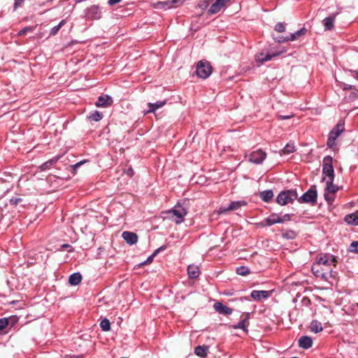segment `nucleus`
Here are the masks:
<instances>
[{"mask_svg": "<svg viewBox=\"0 0 358 358\" xmlns=\"http://www.w3.org/2000/svg\"><path fill=\"white\" fill-rule=\"evenodd\" d=\"M297 197L298 194L296 190L289 189L282 191L278 195L276 202L280 206H285L292 203L295 199H297Z\"/></svg>", "mask_w": 358, "mask_h": 358, "instance_id": "1", "label": "nucleus"}, {"mask_svg": "<svg viewBox=\"0 0 358 358\" xmlns=\"http://www.w3.org/2000/svg\"><path fill=\"white\" fill-rule=\"evenodd\" d=\"M168 217L176 224H180L184 221L185 216L187 215V210L180 206H176L173 209L169 210L167 213Z\"/></svg>", "mask_w": 358, "mask_h": 358, "instance_id": "2", "label": "nucleus"}, {"mask_svg": "<svg viewBox=\"0 0 358 358\" xmlns=\"http://www.w3.org/2000/svg\"><path fill=\"white\" fill-rule=\"evenodd\" d=\"M311 270L316 277L323 280H327L329 277L331 276L332 269L331 268H326L315 262L313 264Z\"/></svg>", "mask_w": 358, "mask_h": 358, "instance_id": "3", "label": "nucleus"}, {"mask_svg": "<svg viewBox=\"0 0 358 358\" xmlns=\"http://www.w3.org/2000/svg\"><path fill=\"white\" fill-rule=\"evenodd\" d=\"M212 73V67L209 62L200 61L196 65V73L201 78H207Z\"/></svg>", "mask_w": 358, "mask_h": 358, "instance_id": "4", "label": "nucleus"}, {"mask_svg": "<svg viewBox=\"0 0 358 358\" xmlns=\"http://www.w3.org/2000/svg\"><path fill=\"white\" fill-rule=\"evenodd\" d=\"M337 262L335 256L331 254H321L316 257L315 263L326 268H330L331 265L336 266Z\"/></svg>", "mask_w": 358, "mask_h": 358, "instance_id": "5", "label": "nucleus"}, {"mask_svg": "<svg viewBox=\"0 0 358 358\" xmlns=\"http://www.w3.org/2000/svg\"><path fill=\"white\" fill-rule=\"evenodd\" d=\"M332 157L326 156L323 159L322 173L328 177V180L334 179V170L332 166Z\"/></svg>", "mask_w": 358, "mask_h": 358, "instance_id": "6", "label": "nucleus"}, {"mask_svg": "<svg viewBox=\"0 0 358 358\" xmlns=\"http://www.w3.org/2000/svg\"><path fill=\"white\" fill-rule=\"evenodd\" d=\"M317 191L315 187H312L306 192H305L299 198L297 197V200L300 203H315L317 201Z\"/></svg>", "mask_w": 358, "mask_h": 358, "instance_id": "7", "label": "nucleus"}, {"mask_svg": "<svg viewBox=\"0 0 358 358\" xmlns=\"http://www.w3.org/2000/svg\"><path fill=\"white\" fill-rule=\"evenodd\" d=\"M181 3V0H167L165 1H157L152 3L151 6L157 9H167L172 8L174 5H179Z\"/></svg>", "mask_w": 358, "mask_h": 358, "instance_id": "8", "label": "nucleus"}, {"mask_svg": "<svg viewBox=\"0 0 358 358\" xmlns=\"http://www.w3.org/2000/svg\"><path fill=\"white\" fill-rule=\"evenodd\" d=\"M266 157V154L262 150H257L251 152L249 155V161L259 164H262Z\"/></svg>", "mask_w": 358, "mask_h": 358, "instance_id": "9", "label": "nucleus"}, {"mask_svg": "<svg viewBox=\"0 0 358 358\" xmlns=\"http://www.w3.org/2000/svg\"><path fill=\"white\" fill-rule=\"evenodd\" d=\"M86 15L91 20H99L101 17V11L98 6L93 5L88 8Z\"/></svg>", "mask_w": 358, "mask_h": 358, "instance_id": "10", "label": "nucleus"}, {"mask_svg": "<svg viewBox=\"0 0 358 358\" xmlns=\"http://www.w3.org/2000/svg\"><path fill=\"white\" fill-rule=\"evenodd\" d=\"M278 223H282V220H280V215L276 214V213H272L270 216H268L267 218L264 219L260 224L262 227L266 226H271L275 224Z\"/></svg>", "mask_w": 358, "mask_h": 358, "instance_id": "11", "label": "nucleus"}, {"mask_svg": "<svg viewBox=\"0 0 358 358\" xmlns=\"http://www.w3.org/2000/svg\"><path fill=\"white\" fill-rule=\"evenodd\" d=\"M230 0H216L215 2L213 3L209 8L208 13L210 15L217 13Z\"/></svg>", "mask_w": 358, "mask_h": 358, "instance_id": "12", "label": "nucleus"}, {"mask_svg": "<svg viewBox=\"0 0 358 358\" xmlns=\"http://www.w3.org/2000/svg\"><path fill=\"white\" fill-rule=\"evenodd\" d=\"M113 103L112 97L108 95L99 96L95 105L96 107L106 108Z\"/></svg>", "mask_w": 358, "mask_h": 358, "instance_id": "13", "label": "nucleus"}, {"mask_svg": "<svg viewBox=\"0 0 358 358\" xmlns=\"http://www.w3.org/2000/svg\"><path fill=\"white\" fill-rule=\"evenodd\" d=\"M214 309L220 314L229 315L232 313V309L221 302H216L213 305Z\"/></svg>", "mask_w": 358, "mask_h": 358, "instance_id": "14", "label": "nucleus"}, {"mask_svg": "<svg viewBox=\"0 0 358 358\" xmlns=\"http://www.w3.org/2000/svg\"><path fill=\"white\" fill-rule=\"evenodd\" d=\"M280 52H275L272 54H266L264 55L263 52L259 53L256 55V61L258 63L263 64L265 62L271 60L273 57L278 56Z\"/></svg>", "mask_w": 358, "mask_h": 358, "instance_id": "15", "label": "nucleus"}, {"mask_svg": "<svg viewBox=\"0 0 358 358\" xmlns=\"http://www.w3.org/2000/svg\"><path fill=\"white\" fill-rule=\"evenodd\" d=\"M270 292L265 290H253L250 296L256 301H259L262 299H267L269 296Z\"/></svg>", "mask_w": 358, "mask_h": 358, "instance_id": "16", "label": "nucleus"}, {"mask_svg": "<svg viewBox=\"0 0 358 358\" xmlns=\"http://www.w3.org/2000/svg\"><path fill=\"white\" fill-rule=\"evenodd\" d=\"M313 345V340L310 336H303L299 339V346L303 349H308Z\"/></svg>", "mask_w": 358, "mask_h": 358, "instance_id": "17", "label": "nucleus"}, {"mask_svg": "<svg viewBox=\"0 0 358 358\" xmlns=\"http://www.w3.org/2000/svg\"><path fill=\"white\" fill-rule=\"evenodd\" d=\"M122 238L130 245L136 243L138 241V236L135 233L130 231H124L122 233Z\"/></svg>", "mask_w": 358, "mask_h": 358, "instance_id": "18", "label": "nucleus"}, {"mask_svg": "<svg viewBox=\"0 0 358 358\" xmlns=\"http://www.w3.org/2000/svg\"><path fill=\"white\" fill-rule=\"evenodd\" d=\"M209 351V347L208 345H199L195 348L194 353L196 355L200 357H205L207 356Z\"/></svg>", "mask_w": 358, "mask_h": 358, "instance_id": "19", "label": "nucleus"}, {"mask_svg": "<svg viewBox=\"0 0 358 358\" xmlns=\"http://www.w3.org/2000/svg\"><path fill=\"white\" fill-rule=\"evenodd\" d=\"M335 15L324 18L322 21L325 30H331L334 27Z\"/></svg>", "mask_w": 358, "mask_h": 358, "instance_id": "20", "label": "nucleus"}, {"mask_svg": "<svg viewBox=\"0 0 358 358\" xmlns=\"http://www.w3.org/2000/svg\"><path fill=\"white\" fill-rule=\"evenodd\" d=\"M187 273L189 278H196L200 274L199 268L196 265H189L187 267Z\"/></svg>", "mask_w": 358, "mask_h": 358, "instance_id": "21", "label": "nucleus"}, {"mask_svg": "<svg viewBox=\"0 0 358 358\" xmlns=\"http://www.w3.org/2000/svg\"><path fill=\"white\" fill-rule=\"evenodd\" d=\"M344 220L349 224L358 226V211L355 213L347 215Z\"/></svg>", "mask_w": 358, "mask_h": 358, "instance_id": "22", "label": "nucleus"}, {"mask_svg": "<svg viewBox=\"0 0 358 358\" xmlns=\"http://www.w3.org/2000/svg\"><path fill=\"white\" fill-rule=\"evenodd\" d=\"M165 103H166V101H159L155 103H149L148 104V110L147 111V113H154L157 109L164 106L165 105Z\"/></svg>", "mask_w": 358, "mask_h": 358, "instance_id": "23", "label": "nucleus"}, {"mask_svg": "<svg viewBox=\"0 0 358 358\" xmlns=\"http://www.w3.org/2000/svg\"><path fill=\"white\" fill-rule=\"evenodd\" d=\"M82 280V275L80 273H74L69 276V282L71 285H78Z\"/></svg>", "mask_w": 358, "mask_h": 358, "instance_id": "24", "label": "nucleus"}, {"mask_svg": "<svg viewBox=\"0 0 358 358\" xmlns=\"http://www.w3.org/2000/svg\"><path fill=\"white\" fill-rule=\"evenodd\" d=\"M344 129V125L342 124H338L330 132L332 138H336Z\"/></svg>", "mask_w": 358, "mask_h": 358, "instance_id": "25", "label": "nucleus"}, {"mask_svg": "<svg viewBox=\"0 0 358 358\" xmlns=\"http://www.w3.org/2000/svg\"><path fill=\"white\" fill-rule=\"evenodd\" d=\"M296 151L295 146L293 143H287L285 148L280 151V155H289Z\"/></svg>", "mask_w": 358, "mask_h": 358, "instance_id": "26", "label": "nucleus"}, {"mask_svg": "<svg viewBox=\"0 0 358 358\" xmlns=\"http://www.w3.org/2000/svg\"><path fill=\"white\" fill-rule=\"evenodd\" d=\"M334 180H327L326 192L330 194H334L338 190V187L334 185Z\"/></svg>", "mask_w": 358, "mask_h": 358, "instance_id": "27", "label": "nucleus"}, {"mask_svg": "<svg viewBox=\"0 0 358 358\" xmlns=\"http://www.w3.org/2000/svg\"><path fill=\"white\" fill-rule=\"evenodd\" d=\"M310 331L314 333H319L322 331L323 328L321 322L317 320H313L310 326Z\"/></svg>", "mask_w": 358, "mask_h": 358, "instance_id": "28", "label": "nucleus"}, {"mask_svg": "<svg viewBox=\"0 0 358 358\" xmlns=\"http://www.w3.org/2000/svg\"><path fill=\"white\" fill-rule=\"evenodd\" d=\"M306 32L307 30L306 28H301L300 30H298L297 31L291 34L288 37L290 41H293L296 40L301 36L305 35Z\"/></svg>", "mask_w": 358, "mask_h": 358, "instance_id": "29", "label": "nucleus"}, {"mask_svg": "<svg viewBox=\"0 0 358 358\" xmlns=\"http://www.w3.org/2000/svg\"><path fill=\"white\" fill-rule=\"evenodd\" d=\"M260 198L265 202H268L273 196L272 190H265L260 193Z\"/></svg>", "mask_w": 358, "mask_h": 358, "instance_id": "30", "label": "nucleus"}, {"mask_svg": "<svg viewBox=\"0 0 358 358\" xmlns=\"http://www.w3.org/2000/svg\"><path fill=\"white\" fill-rule=\"evenodd\" d=\"M58 157H54L52 159H50V160L44 162L43 164L41 165L40 169L41 171H45L48 169L51 166L54 165L57 163L58 161Z\"/></svg>", "mask_w": 358, "mask_h": 358, "instance_id": "31", "label": "nucleus"}, {"mask_svg": "<svg viewBox=\"0 0 358 358\" xmlns=\"http://www.w3.org/2000/svg\"><path fill=\"white\" fill-rule=\"evenodd\" d=\"M91 121L98 122L103 118V114L98 110L93 111L88 116Z\"/></svg>", "mask_w": 358, "mask_h": 358, "instance_id": "32", "label": "nucleus"}, {"mask_svg": "<svg viewBox=\"0 0 358 358\" xmlns=\"http://www.w3.org/2000/svg\"><path fill=\"white\" fill-rule=\"evenodd\" d=\"M246 205V203L243 201H232L231 203L228 206V209H231V210H237L240 207Z\"/></svg>", "mask_w": 358, "mask_h": 358, "instance_id": "33", "label": "nucleus"}, {"mask_svg": "<svg viewBox=\"0 0 358 358\" xmlns=\"http://www.w3.org/2000/svg\"><path fill=\"white\" fill-rule=\"evenodd\" d=\"M351 92L348 96H346L345 99L348 101H353L358 99V89L355 88V87L350 90Z\"/></svg>", "mask_w": 358, "mask_h": 358, "instance_id": "34", "label": "nucleus"}, {"mask_svg": "<svg viewBox=\"0 0 358 358\" xmlns=\"http://www.w3.org/2000/svg\"><path fill=\"white\" fill-rule=\"evenodd\" d=\"M248 323V317L241 320L237 324L233 325L234 329H241L243 331H246Z\"/></svg>", "mask_w": 358, "mask_h": 358, "instance_id": "35", "label": "nucleus"}, {"mask_svg": "<svg viewBox=\"0 0 358 358\" xmlns=\"http://www.w3.org/2000/svg\"><path fill=\"white\" fill-rule=\"evenodd\" d=\"M100 327L101 328L102 331H108L110 329V321L108 319L104 318L100 322Z\"/></svg>", "mask_w": 358, "mask_h": 358, "instance_id": "36", "label": "nucleus"}, {"mask_svg": "<svg viewBox=\"0 0 358 358\" xmlns=\"http://www.w3.org/2000/svg\"><path fill=\"white\" fill-rule=\"evenodd\" d=\"M9 325V319L7 317L0 318V331Z\"/></svg>", "mask_w": 358, "mask_h": 358, "instance_id": "37", "label": "nucleus"}, {"mask_svg": "<svg viewBox=\"0 0 358 358\" xmlns=\"http://www.w3.org/2000/svg\"><path fill=\"white\" fill-rule=\"evenodd\" d=\"M282 235L284 238L287 239H293L296 236V233L292 230L282 232Z\"/></svg>", "mask_w": 358, "mask_h": 358, "instance_id": "38", "label": "nucleus"}, {"mask_svg": "<svg viewBox=\"0 0 358 358\" xmlns=\"http://www.w3.org/2000/svg\"><path fill=\"white\" fill-rule=\"evenodd\" d=\"M236 273L241 275H246L250 273V271L247 267L240 266L236 268Z\"/></svg>", "mask_w": 358, "mask_h": 358, "instance_id": "39", "label": "nucleus"}, {"mask_svg": "<svg viewBox=\"0 0 358 358\" xmlns=\"http://www.w3.org/2000/svg\"><path fill=\"white\" fill-rule=\"evenodd\" d=\"M274 29L279 33L284 32L285 31V24L282 22H278L275 25Z\"/></svg>", "mask_w": 358, "mask_h": 358, "instance_id": "40", "label": "nucleus"}, {"mask_svg": "<svg viewBox=\"0 0 358 358\" xmlns=\"http://www.w3.org/2000/svg\"><path fill=\"white\" fill-rule=\"evenodd\" d=\"M34 29V28L32 27H26L19 31V35L22 36L26 34L27 32H32Z\"/></svg>", "mask_w": 358, "mask_h": 358, "instance_id": "41", "label": "nucleus"}, {"mask_svg": "<svg viewBox=\"0 0 358 358\" xmlns=\"http://www.w3.org/2000/svg\"><path fill=\"white\" fill-rule=\"evenodd\" d=\"M350 250L358 253V241H353L350 245Z\"/></svg>", "mask_w": 358, "mask_h": 358, "instance_id": "42", "label": "nucleus"}, {"mask_svg": "<svg viewBox=\"0 0 358 358\" xmlns=\"http://www.w3.org/2000/svg\"><path fill=\"white\" fill-rule=\"evenodd\" d=\"M9 319V325L11 327H14L15 324L18 322V318L17 316H12L8 317Z\"/></svg>", "mask_w": 358, "mask_h": 358, "instance_id": "43", "label": "nucleus"}, {"mask_svg": "<svg viewBox=\"0 0 358 358\" xmlns=\"http://www.w3.org/2000/svg\"><path fill=\"white\" fill-rule=\"evenodd\" d=\"M60 26H55L54 27H52L50 31V35H52V36H55L57 34V32L59 31V30L60 29Z\"/></svg>", "mask_w": 358, "mask_h": 358, "instance_id": "44", "label": "nucleus"}, {"mask_svg": "<svg viewBox=\"0 0 358 358\" xmlns=\"http://www.w3.org/2000/svg\"><path fill=\"white\" fill-rule=\"evenodd\" d=\"M22 201V199L21 198H12V199L10 200V203L11 205L16 206V205H17L19 203H20Z\"/></svg>", "mask_w": 358, "mask_h": 358, "instance_id": "45", "label": "nucleus"}, {"mask_svg": "<svg viewBox=\"0 0 358 358\" xmlns=\"http://www.w3.org/2000/svg\"><path fill=\"white\" fill-rule=\"evenodd\" d=\"M341 87L343 90H352L354 86L353 85H348V84H346V83H341Z\"/></svg>", "mask_w": 358, "mask_h": 358, "instance_id": "46", "label": "nucleus"}, {"mask_svg": "<svg viewBox=\"0 0 358 358\" xmlns=\"http://www.w3.org/2000/svg\"><path fill=\"white\" fill-rule=\"evenodd\" d=\"M291 219V216L289 214H285L282 216H280V220H282V223L289 221Z\"/></svg>", "mask_w": 358, "mask_h": 358, "instance_id": "47", "label": "nucleus"}, {"mask_svg": "<svg viewBox=\"0 0 358 358\" xmlns=\"http://www.w3.org/2000/svg\"><path fill=\"white\" fill-rule=\"evenodd\" d=\"M24 1V0H15L14 10H16L18 7L21 6Z\"/></svg>", "mask_w": 358, "mask_h": 358, "instance_id": "48", "label": "nucleus"}, {"mask_svg": "<svg viewBox=\"0 0 358 358\" xmlns=\"http://www.w3.org/2000/svg\"><path fill=\"white\" fill-rule=\"evenodd\" d=\"M336 138H332V136L331 135L329 134V139L327 141V145L329 147H332L334 145V142H335V140Z\"/></svg>", "mask_w": 358, "mask_h": 358, "instance_id": "49", "label": "nucleus"}, {"mask_svg": "<svg viewBox=\"0 0 358 358\" xmlns=\"http://www.w3.org/2000/svg\"><path fill=\"white\" fill-rule=\"evenodd\" d=\"M229 210H231V209H228V206L227 207H225V206H221L219 210H218V213L219 214H221V213H225L227 212H228Z\"/></svg>", "mask_w": 358, "mask_h": 358, "instance_id": "50", "label": "nucleus"}, {"mask_svg": "<svg viewBox=\"0 0 358 358\" xmlns=\"http://www.w3.org/2000/svg\"><path fill=\"white\" fill-rule=\"evenodd\" d=\"M324 197L328 203H331L334 199L333 196L329 195V194L327 192H325V194H324Z\"/></svg>", "mask_w": 358, "mask_h": 358, "instance_id": "51", "label": "nucleus"}, {"mask_svg": "<svg viewBox=\"0 0 358 358\" xmlns=\"http://www.w3.org/2000/svg\"><path fill=\"white\" fill-rule=\"evenodd\" d=\"M294 116L293 114H290V115H278V117L280 119V120H287V119H289L291 117H292Z\"/></svg>", "mask_w": 358, "mask_h": 358, "instance_id": "52", "label": "nucleus"}, {"mask_svg": "<svg viewBox=\"0 0 358 358\" xmlns=\"http://www.w3.org/2000/svg\"><path fill=\"white\" fill-rule=\"evenodd\" d=\"M289 41V39L288 36H287V37L281 36V37H279V39H278L279 43H285V42H287Z\"/></svg>", "mask_w": 358, "mask_h": 358, "instance_id": "53", "label": "nucleus"}, {"mask_svg": "<svg viewBox=\"0 0 358 358\" xmlns=\"http://www.w3.org/2000/svg\"><path fill=\"white\" fill-rule=\"evenodd\" d=\"M122 0H108V3L110 5V6H113L116 3H118L121 1Z\"/></svg>", "mask_w": 358, "mask_h": 358, "instance_id": "54", "label": "nucleus"}, {"mask_svg": "<svg viewBox=\"0 0 358 358\" xmlns=\"http://www.w3.org/2000/svg\"><path fill=\"white\" fill-rule=\"evenodd\" d=\"M166 248V247L165 245L161 246L160 248H159L157 250H156L155 251V252L153 253V255H156L159 251L165 250Z\"/></svg>", "mask_w": 358, "mask_h": 358, "instance_id": "55", "label": "nucleus"}, {"mask_svg": "<svg viewBox=\"0 0 358 358\" xmlns=\"http://www.w3.org/2000/svg\"><path fill=\"white\" fill-rule=\"evenodd\" d=\"M155 256V255H153V254H152L151 256H150V257L148 258V259L146 260V262H145L142 263V264H146V263L151 262L152 261L153 257H154Z\"/></svg>", "mask_w": 358, "mask_h": 358, "instance_id": "56", "label": "nucleus"}, {"mask_svg": "<svg viewBox=\"0 0 358 358\" xmlns=\"http://www.w3.org/2000/svg\"><path fill=\"white\" fill-rule=\"evenodd\" d=\"M127 174L129 176H132L134 175V171L132 169L129 168L127 171Z\"/></svg>", "mask_w": 358, "mask_h": 358, "instance_id": "57", "label": "nucleus"}, {"mask_svg": "<svg viewBox=\"0 0 358 358\" xmlns=\"http://www.w3.org/2000/svg\"><path fill=\"white\" fill-rule=\"evenodd\" d=\"M65 24H66V20H62L57 25L60 26V28H62Z\"/></svg>", "mask_w": 358, "mask_h": 358, "instance_id": "58", "label": "nucleus"}, {"mask_svg": "<svg viewBox=\"0 0 358 358\" xmlns=\"http://www.w3.org/2000/svg\"><path fill=\"white\" fill-rule=\"evenodd\" d=\"M295 312H298V313H299V310H297L296 309L292 310V311L289 313V317H292L294 315V313H295Z\"/></svg>", "mask_w": 358, "mask_h": 358, "instance_id": "59", "label": "nucleus"}, {"mask_svg": "<svg viewBox=\"0 0 358 358\" xmlns=\"http://www.w3.org/2000/svg\"><path fill=\"white\" fill-rule=\"evenodd\" d=\"M82 164H83V162H80L77 163L76 164H75V167L76 168L79 167Z\"/></svg>", "mask_w": 358, "mask_h": 358, "instance_id": "60", "label": "nucleus"}, {"mask_svg": "<svg viewBox=\"0 0 358 358\" xmlns=\"http://www.w3.org/2000/svg\"><path fill=\"white\" fill-rule=\"evenodd\" d=\"M64 248H66L68 245H63Z\"/></svg>", "mask_w": 358, "mask_h": 358, "instance_id": "61", "label": "nucleus"}, {"mask_svg": "<svg viewBox=\"0 0 358 358\" xmlns=\"http://www.w3.org/2000/svg\"><path fill=\"white\" fill-rule=\"evenodd\" d=\"M52 0H48L47 2H50V1H52Z\"/></svg>", "mask_w": 358, "mask_h": 358, "instance_id": "62", "label": "nucleus"}, {"mask_svg": "<svg viewBox=\"0 0 358 358\" xmlns=\"http://www.w3.org/2000/svg\"><path fill=\"white\" fill-rule=\"evenodd\" d=\"M357 79H358V72H357Z\"/></svg>", "mask_w": 358, "mask_h": 358, "instance_id": "63", "label": "nucleus"}, {"mask_svg": "<svg viewBox=\"0 0 358 358\" xmlns=\"http://www.w3.org/2000/svg\"><path fill=\"white\" fill-rule=\"evenodd\" d=\"M292 358H297V357H292Z\"/></svg>", "mask_w": 358, "mask_h": 358, "instance_id": "64", "label": "nucleus"}]
</instances>
